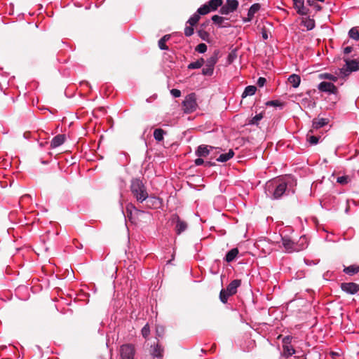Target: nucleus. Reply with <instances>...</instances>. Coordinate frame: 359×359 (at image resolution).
I'll return each mask as SVG.
<instances>
[{
	"instance_id": "f257e3e1",
	"label": "nucleus",
	"mask_w": 359,
	"mask_h": 359,
	"mask_svg": "<svg viewBox=\"0 0 359 359\" xmlns=\"http://www.w3.org/2000/svg\"><path fill=\"white\" fill-rule=\"evenodd\" d=\"M287 190V183L281 179H274L266 184L265 193L271 199L280 198Z\"/></svg>"
},
{
	"instance_id": "f03ea898",
	"label": "nucleus",
	"mask_w": 359,
	"mask_h": 359,
	"mask_svg": "<svg viewBox=\"0 0 359 359\" xmlns=\"http://www.w3.org/2000/svg\"><path fill=\"white\" fill-rule=\"evenodd\" d=\"M130 191L133 197L139 203H142L149 198L147 188L139 178H135L131 180Z\"/></svg>"
},
{
	"instance_id": "7ed1b4c3",
	"label": "nucleus",
	"mask_w": 359,
	"mask_h": 359,
	"mask_svg": "<svg viewBox=\"0 0 359 359\" xmlns=\"http://www.w3.org/2000/svg\"><path fill=\"white\" fill-rule=\"evenodd\" d=\"M197 104L196 101L195 95L191 93L186 96L185 99L182 102V109L184 113L189 114L196 110Z\"/></svg>"
},
{
	"instance_id": "20e7f679",
	"label": "nucleus",
	"mask_w": 359,
	"mask_h": 359,
	"mask_svg": "<svg viewBox=\"0 0 359 359\" xmlns=\"http://www.w3.org/2000/svg\"><path fill=\"white\" fill-rule=\"evenodd\" d=\"M282 243L285 250V251L288 253H291L293 252H299L306 248L305 245H302V247H299L298 243H295L292 241L289 237L284 236L282 237Z\"/></svg>"
},
{
	"instance_id": "39448f33",
	"label": "nucleus",
	"mask_w": 359,
	"mask_h": 359,
	"mask_svg": "<svg viewBox=\"0 0 359 359\" xmlns=\"http://www.w3.org/2000/svg\"><path fill=\"white\" fill-rule=\"evenodd\" d=\"M135 352V347L133 344H126L120 347L121 359H134Z\"/></svg>"
},
{
	"instance_id": "423d86ee",
	"label": "nucleus",
	"mask_w": 359,
	"mask_h": 359,
	"mask_svg": "<svg viewBox=\"0 0 359 359\" xmlns=\"http://www.w3.org/2000/svg\"><path fill=\"white\" fill-rule=\"evenodd\" d=\"M241 285V280L235 279L231 281L226 287V299L233 296L237 292L238 288Z\"/></svg>"
},
{
	"instance_id": "0eeeda50",
	"label": "nucleus",
	"mask_w": 359,
	"mask_h": 359,
	"mask_svg": "<svg viewBox=\"0 0 359 359\" xmlns=\"http://www.w3.org/2000/svg\"><path fill=\"white\" fill-rule=\"evenodd\" d=\"M172 221L176 224L175 231L177 234H181L187 229V223L185 221L182 220L178 215H173Z\"/></svg>"
},
{
	"instance_id": "6e6552de",
	"label": "nucleus",
	"mask_w": 359,
	"mask_h": 359,
	"mask_svg": "<svg viewBox=\"0 0 359 359\" xmlns=\"http://www.w3.org/2000/svg\"><path fill=\"white\" fill-rule=\"evenodd\" d=\"M318 89L321 92L328 93L330 94H336L337 88L330 82L323 81L318 86Z\"/></svg>"
},
{
	"instance_id": "1a4fd4ad",
	"label": "nucleus",
	"mask_w": 359,
	"mask_h": 359,
	"mask_svg": "<svg viewBox=\"0 0 359 359\" xmlns=\"http://www.w3.org/2000/svg\"><path fill=\"white\" fill-rule=\"evenodd\" d=\"M294 8L297 13L301 15L309 14V9L304 6V0H292Z\"/></svg>"
},
{
	"instance_id": "9d476101",
	"label": "nucleus",
	"mask_w": 359,
	"mask_h": 359,
	"mask_svg": "<svg viewBox=\"0 0 359 359\" xmlns=\"http://www.w3.org/2000/svg\"><path fill=\"white\" fill-rule=\"evenodd\" d=\"M340 287L342 291L350 294H355L359 291V285L355 283H343Z\"/></svg>"
},
{
	"instance_id": "9b49d317",
	"label": "nucleus",
	"mask_w": 359,
	"mask_h": 359,
	"mask_svg": "<svg viewBox=\"0 0 359 359\" xmlns=\"http://www.w3.org/2000/svg\"><path fill=\"white\" fill-rule=\"evenodd\" d=\"M65 141V135H57L55 136L50 142V147L52 149L61 146Z\"/></svg>"
},
{
	"instance_id": "f8f14e48",
	"label": "nucleus",
	"mask_w": 359,
	"mask_h": 359,
	"mask_svg": "<svg viewBox=\"0 0 359 359\" xmlns=\"http://www.w3.org/2000/svg\"><path fill=\"white\" fill-rule=\"evenodd\" d=\"M237 0H226V15L235 11L238 6Z\"/></svg>"
},
{
	"instance_id": "ddd939ff",
	"label": "nucleus",
	"mask_w": 359,
	"mask_h": 359,
	"mask_svg": "<svg viewBox=\"0 0 359 359\" xmlns=\"http://www.w3.org/2000/svg\"><path fill=\"white\" fill-rule=\"evenodd\" d=\"M261 6L259 4H252L250 8L248 10V18L247 20H245V21H251L253 18L255 14L259 11L260 9Z\"/></svg>"
},
{
	"instance_id": "4468645a",
	"label": "nucleus",
	"mask_w": 359,
	"mask_h": 359,
	"mask_svg": "<svg viewBox=\"0 0 359 359\" xmlns=\"http://www.w3.org/2000/svg\"><path fill=\"white\" fill-rule=\"evenodd\" d=\"M344 61L345 62L346 65L351 72H356L359 70V62H358L356 60L344 58Z\"/></svg>"
},
{
	"instance_id": "2eb2a0df",
	"label": "nucleus",
	"mask_w": 359,
	"mask_h": 359,
	"mask_svg": "<svg viewBox=\"0 0 359 359\" xmlns=\"http://www.w3.org/2000/svg\"><path fill=\"white\" fill-rule=\"evenodd\" d=\"M163 348L158 344L151 347V355L154 358L161 359L163 357Z\"/></svg>"
},
{
	"instance_id": "dca6fc26",
	"label": "nucleus",
	"mask_w": 359,
	"mask_h": 359,
	"mask_svg": "<svg viewBox=\"0 0 359 359\" xmlns=\"http://www.w3.org/2000/svg\"><path fill=\"white\" fill-rule=\"evenodd\" d=\"M239 250L237 248H232L227 253H226V262H231L233 261L238 256Z\"/></svg>"
},
{
	"instance_id": "f3484780",
	"label": "nucleus",
	"mask_w": 359,
	"mask_h": 359,
	"mask_svg": "<svg viewBox=\"0 0 359 359\" xmlns=\"http://www.w3.org/2000/svg\"><path fill=\"white\" fill-rule=\"evenodd\" d=\"M294 353L295 350L291 345H283V356L288 358Z\"/></svg>"
},
{
	"instance_id": "a211bd4d",
	"label": "nucleus",
	"mask_w": 359,
	"mask_h": 359,
	"mask_svg": "<svg viewBox=\"0 0 359 359\" xmlns=\"http://www.w3.org/2000/svg\"><path fill=\"white\" fill-rule=\"evenodd\" d=\"M288 82L292 86V87L297 88L301 82L300 76L297 74H293L289 76Z\"/></svg>"
},
{
	"instance_id": "6ab92c4d",
	"label": "nucleus",
	"mask_w": 359,
	"mask_h": 359,
	"mask_svg": "<svg viewBox=\"0 0 359 359\" xmlns=\"http://www.w3.org/2000/svg\"><path fill=\"white\" fill-rule=\"evenodd\" d=\"M344 272L349 276H353L359 272V266L351 265L344 267Z\"/></svg>"
},
{
	"instance_id": "aec40b11",
	"label": "nucleus",
	"mask_w": 359,
	"mask_h": 359,
	"mask_svg": "<svg viewBox=\"0 0 359 359\" xmlns=\"http://www.w3.org/2000/svg\"><path fill=\"white\" fill-rule=\"evenodd\" d=\"M327 123V119L325 118H316L313 119L312 126L315 129H318Z\"/></svg>"
},
{
	"instance_id": "412c9836",
	"label": "nucleus",
	"mask_w": 359,
	"mask_h": 359,
	"mask_svg": "<svg viewBox=\"0 0 359 359\" xmlns=\"http://www.w3.org/2000/svg\"><path fill=\"white\" fill-rule=\"evenodd\" d=\"M209 154V150L208 149L207 146L205 145H201L198 147L197 150L196 151V155L201 157V156H207Z\"/></svg>"
},
{
	"instance_id": "4be33fe9",
	"label": "nucleus",
	"mask_w": 359,
	"mask_h": 359,
	"mask_svg": "<svg viewBox=\"0 0 359 359\" xmlns=\"http://www.w3.org/2000/svg\"><path fill=\"white\" fill-rule=\"evenodd\" d=\"M256 90H257V88L256 86H247L243 94H242V97L244 98L247 96H251V95H255V93H256Z\"/></svg>"
},
{
	"instance_id": "5701e85b",
	"label": "nucleus",
	"mask_w": 359,
	"mask_h": 359,
	"mask_svg": "<svg viewBox=\"0 0 359 359\" xmlns=\"http://www.w3.org/2000/svg\"><path fill=\"white\" fill-rule=\"evenodd\" d=\"M165 132L161 128H156L154 131V137L157 142H161L163 140V136Z\"/></svg>"
},
{
	"instance_id": "b1692460",
	"label": "nucleus",
	"mask_w": 359,
	"mask_h": 359,
	"mask_svg": "<svg viewBox=\"0 0 359 359\" xmlns=\"http://www.w3.org/2000/svg\"><path fill=\"white\" fill-rule=\"evenodd\" d=\"M223 203H224V197L223 196H218L215 198L214 201V205L215 209H217L218 211H222L223 208Z\"/></svg>"
},
{
	"instance_id": "393cba45",
	"label": "nucleus",
	"mask_w": 359,
	"mask_h": 359,
	"mask_svg": "<svg viewBox=\"0 0 359 359\" xmlns=\"http://www.w3.org/2000/svg\"><path fill=\"white\" fill-rule=\"evenodd\" d=\"M170 38V35L166 34L163 36L159 41H158V47L161 50H168V47L166 46L165 42L168 41Z\"/></svg>"
},
{
	"instance_id": "a878e982",
	"label": "nucleus",
	"mask_w": 359,
	"mask_h": 359,
	"mask_svg": "<svg viewBox=\"0 0 359 359\" xmlns=\"http://www.w3.org/2000/svg\"><path fill=\"white\" fill-rule=\"evenodd\" d=\"M203 64L204 60L203 58H201L195 62H191L187 67L189 69H199L203 66Z\"/></svg>"
},
{
	"instance_id": "bb28decb",
	"label": "nucleus",
	"mask_w": 359,
	"mask_h": 359,
	"mask_svg": "<svg viewBox=\"0 0 359 359\" xmlns=\"http://www.w3.org/2000/svg\"><path fill=\"white\" fill-rule=\"evenodd\" d=\"M208 4L211 11H215L217 9V8L219 6H222V0H210L208 2Z\"/></svg>"
},
{
	"instance_id": "cd10ccee",
	"label": "nucleus",
	"mask_w": 359,
	"mask_h": 359,
	"mask_svg": "<svg viewBox=\"0 0 359 359\" xmlns=\"http://www.w3.org/2000/svg\"><path fill=\"white\" fill-rule=\"evenodd\" d=\"M211 11L208 3L203 4L200 8H198L196 13H198L200 15H204L208 14Z\"/></svg>"
},
{
	"instance_id": "c85d7f7f",
	"label": "nucleus",
	"mask_w": 359,
	"mask_h": 359,
	"mask_svg": "<svg viewBox=\"0 0 359 359\" xmlns=\"http://www.w3.org/2000/svg\"><path fill=\"white\" fill-rule=\"evenodd\" d=\"M200 20V15L198 13H195L193 14L189 19L187 21V23H189L191 26H194Z\"/></svg>"
},
{
	"instance_id": "c756f323",
	"label": "nucleus",
	"mask_w": 359,
	"mask_h": 359,
	"mask_svg": "<svg viewBox=\"0 0 359 359\" xmlns=\"http://www.w3.org/2000/svg\"><path fill=\"white\" fill-rule=\"evenodd\" d=\"M217 61V54H214L212 56H210L207 60H206V66L214 68L215 65L216 64Z\"/></svg>"
},
{
	"instance_id": "7c9ffc66",
	"label": "nucleus",
	"mask_w": 359,
	"mask_h": 359,
	"mask_svg": "<svg viewBox=\"0 0 359 359\" xmlns=\"http://www.w3.org/2000/svg\"><path fill=\"white\" fill-rule=\"evenodd\" d=\"M302 23L308 30H311L315 27V21L313 19L309 18L306 20H304Z\"/></svg>"
},
{
	"instance_id": "2f4dec72",
	"label": "nucleus",
	"mask_w": 359,
	"mask_h": 359,
	"mask_svg": "<svg viewBox=\"0 0 359 359\" xmlns=\"http://www.w3.org/2000/svg\"><path fill=\"white\" fill-rule=\"evenodd\" d=\"M351 182V178L348 175L340 176L337 178V182L340 184L345 185Z\"/></svg>"
},
{
	"instance_id": "473e14b6",
	"label": "nucleus",
	"mask_w": 359,
	"mask_h": 359,
	"mask_svg": "<svg viewBox=\"0 0 359 359\" xmlns=\"http://www.w3.org/2000/svg\"><path fill=\"white\" fill-rule=\"evenodd\" d=\"M237 57V48H233L229 54L227 61L229 64L232 63Z\"/></svg>"
},
{
	"instance_id": "72a5a7b5",
	"label": "nucleus",
	"mask_w": 359,
	"mask_h": 359,
	"mask_svg": "<svg viewBox=\"0 0 359 359\" xmlns=\"http://www.w3.org/2000/svg\"><path fill=\"white\" fill-rule=\"evenodd\" d=\"M348 36L350 38L354 39V40H358L359 39V32L358 29L355 27L351 28L348 32Z\"/></svg>"
},
{
	"instance_id": "f704fd0d",
	"label": "nucleus",
	"mask_w": 359,
	"mask_h": 359,
	"mask_svg": "<svg viewBox=\"0 0 359 359\" xmlns=\"http://www.w3.org/2000/svg\"><path fill=\"white\" fill-rule=\"evenodd\" d=\"M319 77L322 79H327V80H330V81H337V77L331 74H329V73H323V74H320L319 75Z\"/></svg>"
},
{
	"instance_id": "c9c22d12",
	"label": "nucleus",
	"mask_w": 359,
	"mask_h": 359,
	"mask_svg": "<svg viewBox=\"0 0 359 359\" xmlns=\"http://www.w3.org/2000/svg\"><path fill=\"white\" fill-rule=\"evenodd\" d=\"M133 211L143 212L142 211H140L139 209H137L133 203H128L126 205V212L128 216L131 215Z\"/></svg>"
},
{
	"instance_id": "e433bc0d",
	"label": "nucleus",
	"mask_w": 359,
	"mask_h": 359,
	"mask_svg": "<svg viewBox=\"0 0 359 359\" xmlns=\"http://www.w3.org/2000/svg\"><path fill=\"white\" fill-rule=\"evenodd\" d=\"M263 116L262 114H258L255 115L253 118H252L249 121V124L250 125H258L259 122L262 119Z\"/></svg>"
},
{
	"instance_id": "4c0bfd02",
	"label": "nucleus",
	"mask_w": 359,
	"mask_h": 359,
	"mask_svg": "<svg viewBox=\"0 0 359 359\" xmlns=\"http://www.w3.org/2000/svg\"><path fill=\"white\" fill-rule=\"evenodd\" d=\"M352 72L349 69V68L345 65L342 68L339 69V76L342 77H346L348 76Z\"/></svg>"
},
{
	"instance_id": "58836bf2",
	"label": "nucleus",
	"mask_w": 359,
	"mask_h": 359,
	"mask_svg": "<svg viewBox=\"0 0 359 359\" xmlns=\"http://www.w3.org/2000/svg\"><path fill=\"white\" fill-rule=\"evenodd\" d=\"M144 338H147L150 334V328L148 324H146L141 330Z\"/></svg>"
},
{
	"instance_id": "ea45409f",
	"label": "nucleus",
	"mask_w": 359,
	"mask_h": 359,
	"mask_svg": "<svg viewBox=\"0 0 359 359\" xmlns=\"http://www.w3.org/2000/svg\"><path fill=\"white\" fill-rule=\"evenodd\" d=\"M213 69L214 68L205 65L202 69V73L205 76H211L213 73Z\"/></svg>"
},
{
	"instance_id": "a19ab883",
	"label": "nucleus",
	"mask_w": 359,
	"mask_h": 359,
	"mask_svg": "<svg viewBox=\"0 0 359 359\" xmlns=\"http://www.w3.org/2000/svg\"><path fill=\"white\" fill-rule=\"evenodd\" d=\"M196 50L200 53H204L207 50V46L205 43H199L196 48Z\"/></svg>"
},
{
	"instance_id": "79ce46f5",
	"label": "nucleus",
	"mask_w": 359,
	"mask_h": 359,
	"mask_svg": "<svg viewBox=\"0 0 359 359\" xmlns=\"http://www.w3.org/2000/svg\"><path fill=\"white\" fill-rule=\"evenodd\" d=\"M219 261L215 260L210 268V271L214 274H217L219 271Z\"/></svg>"
},
{
	"instance_id": "37998d69",
	"label": "nucleus",
	"mask_w": 359,
	"mask_h": 359,
	"mask_svg": "<svg viewBox=\"0 0 359 359\" xmlns=\"http://www.w3.org/2000/svg\"><path fill=\"white\" fill-rule=\"evenodd\" d=\"M194 34L193 26H187L184 29V34L186 36H191Z\"/></svg>"
},
{
	"instance_id": "c03bdc74",
	"label": "nucleus",
	"mask_w": 359,
	"mask_h": 359,
	"mask_svg": "<svg viewBox=\"0 0 359 359\" xmlns=\"http://www.w3.org/2000/svg\"><path fill=\"white\" fill-rule=\"evenodd\" d=\"M297 243L299 244V247H302V245H306V248L307 246H308V243H307L306 237L305 236H301L299 238V241Z\"/></svg>"
},
{
	"instance_id": "a18cd8bd",
	"label": "nucleus",
	"mask_w": 359,
	"mask_h": 359,
	"mask_svg": "<svg viewBox=\"0 0 359 359\" xmlns=\"http://www.w3.org/2000/svg\"><path fill=\"white\" fill-rule=\"evenodd\" d=\"M319 140V137L317 136L311 135L308 137V141L311 144H317Z\"/></svg>"
},
{
	"instance_id": "49530a36",
	"label": "nucleus",
	"mask_w": 359,
	"mask_h": 359,
	"mask_svg": "<svg viewBox=\"0 0 359 359\" xmlns=\"http://www.w3.org/2000/svg\"><path fill=\"white\" fill-rule=\"evenodd\" d=\"M292 339V337L290 335L284 337L282 339L283 345H290Z\"/></svg>"
},
{
	"instance_id": "de8ad7c7",
	"label": "nucleus",
	"mask_w": 359,
	"mask_h": 359,
	"mask_svg": "<svg viewBox=\"0 0 359 359\" xmlns=\"http://www.w3.org/2000/svg\"><path fill=\"white\" fill-rule=\"evenodd\" d=\"M224 20V18L222 16H219L217 15H215L212 17V20L217 24H221Z\"/></svg>"
},
{
	"instance_id": "09e8293b",
	"label": "nucleus",
	"mask_w": 359,
	"mask_h": 359,
	"mask_svg": "<svg viewBox=\"0 0 359 359\" xmlns=\"http://www.w3.org/2000/svg\"><path fill=\"white\" fill-rule=\"evenodd\" d=\"M266 104L267 106H273V107H279V106H282L283 105L278 100L268 101L266 103Z\"/></svg>"
},
{
	"instance_id": "8fccbe9b",
	"label": "nucleus",
	"mask_w": 359,
	"mask_h": 359,
	"mask_svg": "<svg viewBox=\"0 0 359 359\" xmlns=\"http://www.w3.org/2000/svg\"><path fill=\"white\" fill-rule=\"evenodd\" d=\"M170 94L174 97H179L181 96V91L178 89H172L170 90Z\"/></svg>"
},
{
	"instance_id": "3c124183",
	"label": "nucleus",
	"mask_w": 359,
	"mask_h": 359,
	"mask_svg": "<svg viewBox=\"0 0 359 359\" xmlns=\"http://www.w3.org/2000/svg\"><path fill=\"white\" fill-rule=\"evenodd\" d=\"M266 80L265 78L264 77H259L257 80V84L259 86V87H263L264 86V84L266 83Z\"/></svg>"
},
{
	"instance_id": "603ef678",
	"label": "nucleus",
	"mask_w": 359,
	"mask_h": 359,
	"mask_svg": "<svg viewBox=\"0 0 359 359\" xmlns=\"http://www.w3.org/2000/svg\"><path fill=\"white\" fill-rule=\"evenodd\" d=\"M234 155V152L232 149H229V151L226 153V161L231 158Z\"/></svg>"
},
{
	"instance_id": "864d4df0",
	"label": "nucleus",
	"mask_w": 359,
	"mask_h": 359,
	"mask_svg": "<svg viewBox=\"0 0 359 359\" xmlns=\"http://www.w3.org/2000/svg\"><path fill=\"white\" fill-rule=\"evenodd\" d=\"M311 104V101L309 98L305 97L302 100V104L306 106V104L309 106Z\"/></svg>"
},
{
	"instance_id": "5fc2aeb1",
	"label": "nucleus",
	"mask_w": 359,
	"mask_h": 359,
	"mask_svg": "<svg viewBox=\"0 0 359 359\" xmlns=\"http://www.w3.org/2000/svg\"><path fill=\"white\" fill-rule=\"evenodd\" d=\"M219 299L224 304V288L222 287L219 292Z\"/></svg>"
},
{
	"instance_id": "6e6d98bb",
	"label": "nucleus",
	"mask_w": 359,
	"mask_h": 359,
	"mask_svg": "<svg viewBox=\"0 0 359 359\" xmlns=\"http://www.w3.org/2000/svg\"><path fill=\"white\" fill-rule=\"evenodd\" d=\"M196 165L199 166L204 163V161L201 158H198L194 161Z\"/></svg>"
},
{
	"instance_id": "4d7b16f0",
	"label": "nucleus",
	"mask_w": 359,
	"mask_h": 359,
	"mask_svg": "<svg viewBox=\"0 0 359 359\" xmlns=\"http://www.w3.org/2000/svg\"><path fill=\"white\" fill-rule=\"evenodd\" d=\"M352 47L351 46H346V48H344V54H348L350 53L351 51H352Z\"/></svg>"
},
{
	"instance_id": "13d9d810",
	"label": "nucleus",
	"mask_w": 359,
	"mask_h": 359,
	"mask_svg": "<svg viewBox=\"0 0 359 359\" xmlns=\"http://www.w3.org/2000/svg\"><path fill=\"white\" fill-rule=\"evenodd\" d=\"M304 262L306 265H315L316 263L313 260L304 259Z\"/></svg>"
},
{
	"instance_id": "bf43d9fd",
	"label": "nucleus",
	"mask_w": 359,
	"mask_h": 359,
	"mask_svg": "<svg viewBox=\"0 0 359 359\" xmlns=\"http://www.w3.org/2000/svg\"><path fill=\"white\" fill-rule=\"evenodd\" d=\"M217 161L219 162H224V154H221L218 157Z\"/></svg>"
},
{
	"instance_id": "052dcab7",
	"label": "nucleus",
	"mask_w": 359,
	"mask_h": 359,
	"mask_svg": "<svg viewBox=\"0 0 359 359\" xmlns=\"http://www.w3.org/2000/svg\"><path fill=\"white\" fill-rule=\"evenodd\" d=\"M315 1H316V0H307V1H306V3H307V4H308L309 6H314V4H315Z\"/></svg>"
},
{
	"instance_id": "680f3d73",
	"label": "nucleus",
	"mask_w": 359,
	"mask_h": 359,
	"mask_svg": "<svg viewBox=\"0 0 359 359\" xmlns=\"http://www.w3.org/2000/svg\"><path fill=\"white\" fill-rule=\"evenodd\" d=\"M313 6L315 7L316 11H320L322 8V7L318 4H315Z\"/></svg>"
},
{
	"instance_id": "e2e57ef3",
	"label": "nucleus",
	"mask_w": 359,
	"mask_h": 359,
	"mask_svg": "<svg viewBox=\"0 0 359 359\" xmlns=\"http://www.w3.org/2000/svg\"><path fill=\"white\" fill-rule=\"evenodd\" d=\"M262 37H263V39H266L268 38L267 34L264 33V34H262Z\"/></svg>"
},
{
	"instance_id": "0e129e2a",
	"label": "nucleus",
	"mask_w": 359,
	"mask_h": 359,
	"mask_svg": "<svg viewBox=\"0 0 359 359\" xmlns=\"http://www.w3.org/2000/svg\"><path fill=\"white\" fill-rule=\"evenodd\" d=\"M223 278H224V275L222 274L221 275V283H222V285H223Z\"/></svg>"
},
{
	"instance_id": "69168bd1",
	"label": "nucleus",
	"mask_w": 359,
	"mask_h": 359,
	"mask_svg": "<svg viewBox=\"0 0 359 359\" xmlns=\"http://www.w3.org/2000/svg\"><path fill=\"white\" fill-rule=\"evenodd\" d=\"M76 248H82L83 245L81 244H79V245H76Z\"/></svg>"
},
{
	"instance_id": "338daca9",
	"label": "nucleus",
	"mask_w": 359,
	"mask_h": 359,
	"mask_svg": "<svg viewBox=\"0 0 359 359\" xmlns=\"http://www.w3.org/2000/svg\"><path fill=\"white\" fill-rule=\"evenodd\" d=\"M222 13H223V11H224V6H222L220 9Z\"/></svg>"
},
{
	"instance_id": "774afa93",
	"label": "nucleus",
	"mask_w": 359,
	"mask_h": 359,
	"mask_svg": "<svg viewBox=\"0 0 359 359\" xmlns=\"http://www.w3.org/2000/svg\"><path fill=\"white\" fill-rule=\"evenodd\" d=\"M27 197H30V196H29V195H25V196L22 197V198L24 199V198H27Z\"/></svg>"
}]
</instances>
